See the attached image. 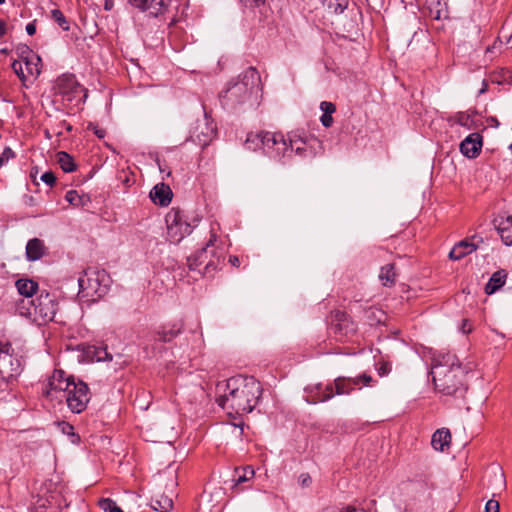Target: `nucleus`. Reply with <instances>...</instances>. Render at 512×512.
I'll use <instances>...</instances> for the list:
<instances>
[{
    "mask_svg": "<svg viewBox=\"0 0 512 512\" xmlns=\"http://www.w3.org/2000/svg\"><path fill=\"white\" fill-rule=\"evenodd\" d=\"M222 386L225 387L224 394L216 402L229 415L242 416L252 412L263 392L261 383L253 376L231 377L224 385L218 384L217 388Z\"/></svg>",
    "mask_w": 512,
    "mask_h": 512,
    "instance_id": "nucleus-1",
    "label": "nucleus"
},
{
    "mask_svg": "<svg viewBox=\"0 0 512 512\" xmlns=\"http://www.w3.org/2000/svg\"><path fill=\"white\" fill-rule=\"evenodd\" d=\"M260 75L254 67L247 68L235 81H230L219 94L220 102L225 109L235 110L248 102L258 92Z\"/></svg>",
    "mask_w": 512,
    "mask_h": 512,
    "instance_id": "nucleus-2",
    "label": "nucleus"
},
{
    "mask_svg": "<svg viewBox=\"0 0 512 512\" xmlns=\"http://www.w3.org/2000/svg\"><path fill=\"white\" fill-rule=\"evenodd\" d=\"M432 381L435 388L442 394L463 398L467 391L464 381L465 373L460 364L452 362L447 364H435L431 370Z\"/></svg>",
    "mask_w": 512,
    "mask_h": 512,
    "instance_id": "nucleus-3",
    "label": "nucleus"
},
{
    "mask_svg": "<svg viewBox=\"0 0 512 512\" xmlns=\"http://www.w3.org/2000/svg\"><path fill=\"white\" fill-rule=\"evenodd\" d=\"M77 281L79 286L77 297L86 303H93L104 297L111 284L109 274L97 267L85 269Z\"/></svg>",
    "mask_w": 512,
    "mask_h": 512,
    "instance_id": "nucleus-4",
    "label": "nucleus"
},
{
    "mask_svg": "<svg viewBox=\"0 0 512 512\" xmlns=\"http://www.w3.org/2000/svg\"><path fill=\"white\" fill-rule=\"evenodd\" d=\"M88 385L73 375L66 377V405L73 413H81L89 402Z\"/></svg>",
    "mask_w": 512,
    "mask_h": 512,
    "instance_id": "nucleus-5",
    "label": "nucleus"
},
{
    "mask_svg": "<svg viewBox=\"0 0 512 512\" xmlns=\"http://www.w3.org/2000/svg\"><path fill=\"white\" fill-rule=\"evenodd\" d=\"M268 137L266 139V148H264V153L268 157L282 161V159L292 156L294 145L298 142L296 134H289L288 140L280 133L270 132Z\"/></svg>",
    "mask_w": 512,
    "mask_h": 512,
    "instance_id": "nucleus-6",
    "label": "nucleus"
},
{
    "mask_svg": "<svg viewBox=\"0 0 512 512\" xmlns=\"http://www.w3.org/2000/svg\"><path fill=\"white\" fill-rule=\"evenodd\" d=\"M21 371V362L14 354L11 344L0 340V381L8 382L20 375Z\"/></svg>",
    "mask_w": 512,
    "mask_h": 512,
    "instance_id": "nucleus-7",
    "label": "nucleus"
},
{
    "mask_svg": "<svg viewBox=\"0 0 512 512\" xmlns=\"http://www.w3.org/2000/svg\"><path fill=\"white\" fill-rule=\"evenodd\" d=\"M167 225V238L171 243H179L186 235L192 231V226L184 217V213L179 208H172L165 217Z\"/></svg>",
    "mask_w": 512,
    "mask_h": 512,
    "instance_id": "nucleus-8",
    "label": "nucleus"
},
{
    "mask_svg": "<svg viewBox=\"0 0 512 512\" xmlns=\"http://www.w3.org/2000/svg\"><path fill=\"white\" fill-rule=\"evenodd\" d=\"M57 304L55 299L49 293L40 294L35 301V305L31 306V311H24L27 318L33 321H53L56 315Z\"/></svg>",
    "mask_w": 512,
    "mask_h": 512,
    "instance_id": "nucleus-9",
    "label": "nucleus"
},
{
    "mask_svg": "<svg viewBox=\"0 0 512 512\" xmlns=\"http://www.w3.org/2000/svg\"><path fill=\"white\" fill-rule=\"evenodd\" d=\"M330 332L338 339L347 337L356 331V325L346 312L340 310L331 311L328 317Z\"/></svg>",
    "mask_w": 512,
    "mask_h": 512,
    "instance_id": "nucleus-10",
    "label": "nucleus"
},
{
    "mask_svg": "<svg viewBox=\"0 0 512 512\" xmlns=\"http://www.w3.org/2000/svg\"><path fill=\"white\" fill-rule=\"evenodd\" d=\"M64 379V371L61 369H55L52 377L48 380L46 388L43 390L46 401L56 411H62V402L64 399V389L61 387V383Z\"/></svg>",
    "mask_w": 512,
    "mask_h": 512,
    "instance_id": "nucleus-11",
    "label": "nucleus"
},
{
    "mask_svg": "<svg viewBox=\"0 0 512 512\" xmlns=\"http://www.w3.org/2000/svg\"><path fill=\"white\" fill-rule=\"evenodd\" d=\"M215 135L216 127L205 113L204 117L201 120H197L191 128L189 139L204 148L213 140Z\"/></svg>",
    "mask_w": 512,
    "mask_h": 512,
    "instance_id": "nucleus-12",
    "label": "nucleus"
},
{
    "mask_svg": "<svg viewBox=\"0 0 512 512\" xmlns=\"http://www.w3.org/2000/svg\"><path fill=\"white\" fill-rule=\"evenodd\" d=\"M435 485L432 481V476L429 473L422 472L420 474H416L412 479L408 482V490L411 493L421 495V496H431V491L434 489Z\"/></svg>",
    "mask_w": 512,
    "mask_h": 512,
    "instance_id": "nucleus-13",
    "label": "nucleus"
},
{
    "mask_svg": "<svg viewBox=\"0 0 512 512\" xmlns=\"http://www.w3.org/2000/svg\"><path fill=\"white\" fill-rule=\"evenodd\" d=\"M128 3L152 16L162 14L171 4L172 0H127Z\"/></svg>",
    "mask_w": 512,
    "mask_h": 512,
    "instance_id": "nucleus-14",
    "label": "nucleus"
},
{
    "mask_svg": "<svg viewBox=\"0 0 512 512\" xmlns=\"http://www.w3.org/2000/svg\"><path fill=\"white\" fill-rule=\"evenodd\" d=\"M66 101L75 102V106H79L87 97L86 89L80 85L74 75L66 74Z\"/></svg>",
    "mask_w": 512,
    "mask_h": 512,
    "instance_id": "nucleus-15",
    "label": "nucleus"
},
{
    "mask_svg": "<svg viewBox=\"0 0 512 512\" xmlns=\"http://www.w3.org/2000/svg\"><path fill=\"white\" fill-rule=\"evenodd\" d=\"M482 243L483 239L480 236L473 235L456 243L447 256H468L475 252Z\"/></svg>",
    "mask_w": 512,
    "mask_h": 512,
    "instance_id": "nucleus-16",
    "label": "nucleus"
},
{
    "mask_svg": "<svg viewBox=\"0 0 512 512\" xmlns=\"http://www.w3.org/2000/svg\"><path fill=\"white\" fill-rule=\"evenodd\" d=\"M482 136L479 133H471L460 143L461 153L468 158H476L481 152Z\"/></svg>",
    "mask_w": 512,
    "mask_h": 512,
    "instance_id": "nucleus-17",
    "label": "nucleus"
},
{
    "mask_svg": "<svg viewBox=\"0 0 512 512\" xmlns=\"http://www.w3.org/2000/svg\"><path fill=\"white\" fill-rule=\"evenodd\" d=\"M494 226L503 243L507 246L512 245V216L507 215L495 218Z\"/></svg>",
    "mask_w": 512,
    "mask_h": 512,
    "instance_id": "nucleus-18",
    "label": "nucleus"
},
{
    "mask_svg": "<svg viewBox=\"0 0 512 512\" xmlns=\"http://www.w3.org/2000/svg\"><path fill=\"white\" fill-rule=\"evenodd\" d=\"M149 195L155 204L163 207L168 206L173 197L171 188L165 183L156 184Z\"/></svg>",
    "mask_w": 512,
    "mask_h": 512,
    "instance_id": "nucleus-19",
    "label": "nucleus"
},
{
    "mask_svg": "<svg viewBox=\"0 0 512 512\" xmlns=\"http://www.w3.org/2000/svg\"><path fill=\"white\" fill-rule=\"evenodd\" d=\"M66 358L74 363H88L87 344H72L66 342Z\"/></svg>",
    "mask_w": 512,
    "mask_h": 512,
    "instance_id": "nucleus-20",
    "label": "nucleus"
},
{
    "mask_svg": "<svg viewBox=\"0 0 512 512\" xmlns=\"http://www.w3.org/2000/svg\"><path fill=\"white\" fill-rule=\"evenodd\" d=\"M24 64L25 67H23V63L21 61L15 60L11 65L13 71L21 81L24 82L29 76L38 75L40 73L37 64L32 63V61L27 57L24 58Z\"/></svg>",
    "mask_w": 512,
    "mask_h": 512,
    "instance_id": "nucleus-21",
    "label": "nucleus"
},
{
    "mask_svg": "<svg viewBox=\"0 0 512 512\" xmlns=\"http://www.w3.org/2000/svg\"><path fill=\"white\" fill-rule=\"evenodd\" d=\"M183 328L184 323L182 320L169 324L168 326H164L161 330L157 331V340L164 343L170 342L182 332Z\"/></svg>",
    "mask_w": 512,
    "mask_h": 512,
    "instance_id": "nucleus-22",
    "label": "nucleus"
},
{
    "mask_svg": "<svg viewBox=\"0 0 512 512\" xmlns=\"http://www.w3.org/2000/svg\"><path fill=\"white\" fill-rule=\"evenodd\" d=\"M270 132L268 131H259V132H251L247 135L245 145L247 149L256 151L258 149L266 148V139L269 138Z\"/></svg>",
    "mask_w": 512,
    "mask_h": 512,
    "instance_id": "nucleus-23",
    "label": "nucleus"
},
{
    "mask_svg": "<svg viewBox=\"0 0 512 512\" xmlns=\"http://www.w3.org/2000/svg\"><path fill=\"white\" fill-rule=\"evenodd\" d=\"M506 278L507 273L504 269L494 272L484 287L485 294L492 295L497 292L505 284Z\"/></svg>",
    "mask_w": 512,
    "mask_h": 512,
    "instance_id": "nucleus-24",
    "label": "nucleus"
},
{
    "mask_svg": "<svg viewBox=\"0 0 512 512\" xmlns=\"http://www.w3.org/2000/svg\"><path fill=\"white\" fill-rule=\"evenodd\" d=\"M451 442V433L447 428H441L434 432L431 438V445L437 451H444Z\"/></svg>",
    "mask_w": 512,
    "mask_h": 512,
    "instance_id": "nucleus-25",
    "label": "nucleus"
},
{
    "mask_svg": "<svg viewBox=\"0 0 512 512\" xmlns=\"http://www.w3.org/2000/svg\"><path fill=\"white\" fill-rule=\"evenodd\" d=\"M334 385L336 395L350 394L358 386V380L353 377L339 376L334 380Z\"/></svg>",
    "mask_w": 512,
    "mask_h": 512,
    "instance_id": "nucleus-26",
    "label": "nucleus"
},
{
    "mask_svg": "<svg viewBox=\"0 0 512 512\" xmlns=\"http://www.w3.org/2000/svg\"><path fill=\"white\" fill-rule=\"evenodd\" d=\"M87 353L89 362L111 361L112 354L107 351V346H94L87 344Z\"/></svg>",
    "mask_w": 512,
    "mask_h": 512,
    "instance_id": "nucleus-27",
    "label": "nucleus"
},
{
    "mask_svg": "<svg viewBox=\"0 0 512 512\" xmlns=\"http://www.w3.org/2000/svg\"><path fill=\"white\" fill-rule=\"evenodd\" d=\"M186 259V265L188 266L189 271H197L200 275H208L210 274L211 270H215V267H213L212 262H207L204 264L203 261H201V258H185Z\"/></svg>",
    "mask_w": 512,
    "mask_h": 512,
    "instance_id": "nucleus-28",
    "label": "nucleus"
},
{
    "mask_svg": "<svg viewBox=\"0 0 512 512\" xmlns=\"http://www.w3.org/2000/svg\"><path fill=\"white\" fill-rule=\"evenodd\" d=\"M15 285L19 294L24 297H32L38 289L37 282L30 279H19L16 281Z\"/></svg>",
    "mask_w": 512,
    "mask_h": 512,
    "instance_id": "nucleus-29",
    "label": "nucleus"
},
{
    "mask_svg": "<svg viewBox=\"0 0 512 512\" xmlns=\"http://www.w3.org/2000/svg\"><path fill=\"white\" fill-rule=\"evenodd\" d=\"M296 139L298 142H301L303 145H307L308 147V157H315L318 153V149H321L322 144L321 142L312 136H300L296 134Z\"/></svg>",
    "mask_w": 512,
    "mask_h": 512,
    "instance_id": "nucleus-30",
    "label": "nucleus"
},
{
    "mask_svg": "<svg viewBox=\"0 0 512 512\" xmlns=\"http://www.w3.org/2000/svg\"><path fill=\"white\" fill-rule=\"evenodd\" d=\"M66 202L74 207H86L91 203L88 195H79L75 190L66 192Z\"/></svg>",
    "mask_w": 512,
    "mask_h": 512,
    "instance_id": "nucleus-31",
    "label": "nucleus"
},
{
    "mask_svg": "<svg viewBox=\"0 0 512 512\" xmlns=\"http://www.w3.org/2000/svg\"><path fill=\"white\" fill-rule=\"evenodd\" d=\"M379 279L384 286H393L396 282V272L394 264H388L381 268Z\"/></svg>",
    "mask_w": 512,
    "mask_h": 512,
    "instance_id": "nucleus-32",
    "label": "nucleus"
},
{
    "mask_svg": "<svg viewBox=\"0 0 512 512\" xmlns=\"http://www.w3.org/2000/svg\"><path fill=\"white\" fill-rule=\"evenodd\" d=\"M173 507V501L170 497L160 495L159 498L151 499V508L157 512H169Z\"/></svg>",
    "mask_w": 512,
    "mask_h": 512,
    "instance_id": "nucleus-33",
    "label": "nucleus"
},
{
    "mask_svg": "<svg viewBox=\"0 0 512 512\" xmlns=\"http://www.w3.org/2000/svg\"><path fill=\"white\" fill-rule=\"evenodd\" d=\"M46 248L42 240L33 238L26 245V256H43Z\"/></svg>",
    "mask_w": 512,
    "mask_h": 512,
    "instance_id": "nucleus-34",
    "label": "nucleus"
},
{
    "mask_svg": "<svg viewBox=\"0 0 512 512\" xmlns=\"http://www.w3.org/2000/svg\"><path fill=\"white\" fill-rule=\"evenodd\" d=\"M323 4L334 14L342 13L348 6V0H323Z\"/></svg>",
    "mask_w": 512,
    "mask_h": 512,
    "instance_id": "nucleus-35",
    "label": "nucleus"
},
{
    "mask_svg": "<svg viewBox=\"0 0 512 512\" xmlns=\"http://www.w3.org/2000/svg\"><path fill=\"white\" fill-rule=\"evenodd\" d=\"M66 427L69 429V431H66V436H67L68 441L72 445L78 446L81 451H84L85 450V445L81 443L80 436L78 434L74 433L73 426L69 425L68 423H66Z\"/></svg>",
    "mask_w": 512,
    "mask_h": 512,
    "instance_id": "nucleus-36",
    "label": "nucleus"
},
{
    "mask_svg": "<svg viewBox=\"0 0 512 512\" xmlns=\"http://www.w3.org/2000/svg\"><path fill=\"white\" fill-rule=\"evenodd\" d=\"M99 506L104 512H123L122 509L117 506L115 501L105 498L99 501Z\"/></svg>",
    "mask_w": 512,
    "mask_h": 512,
    "instance_id": "nucleus-37",
    "label": "nucleus"
},
{
    "mask_svg": "<svg viewBox=\"0 0 512 512\" xmlns=\"http://www.w3.org/2000/svg\"><path fill=\"white\" fill-rule=\"evenodd\" d=\"M36 299H33L32 297H24L17 305V311L20 315L25 316L26 314L24 311H31L30 309L32 305H35Z\"/></svg>",
    "mask_w": 512,
    "mask_h": 512,
    "instance_id": "nucleus-38",
    "label": "nucleus"
},
{
    "mask_svg": "<svg viewBox=\"0 0 512 512\" xmlns=\"http://www.w3.org/2000/svg\"><path fill=\"white\" fill-rule=\"evenodd\" d=\"M254 474L255 472L250 466L242 468V474H239L237 479H235V484L238 485L240 483L248 481L254 476Z\"/></svg>",
    "mask_w": 512,
    "mask_h": 512,
    "instance_id": "nucleus-39",
    "label": "nucleus"
},
{
    "mask_svg": "<svg viewBox=\"0 0 512 512\" xmlns=\"http://www.w3.org/2000/svg\"><path fill=\"white\" fill-rule=\"evenodd\" d=\"M336 395L335 385L328 384L324 387L322 395L319 397V402H326Z\"/></svg>",
    "mask_w": 512,
    "mask_h": 512,
    "instance_id": "nucleus-40",
    "label": "nucleus"
},
{
    "mask_svg": "<svg viewBox=\"0 0 512 512\" xmlns=\"http://www.w3.org/2000/svg\"><path fill=\"white\" fill-rule=\"evenodd\" d=\"M15 156V152L10 147H6L0 155V168L3 167L10 159L15 158Z\"/></svg>",
    "mask_w": 512,
    "mask_h": 512,
    "instance_id": "nucleus-41",
    "label": "nucleus"
},
{
    "mask_svg": "<svg viewBox=\"0 0 512 512\" xmlns=\"http://www.w3.org/2000/svg\"><path fill=\"white\" fill-rule=\"evenodd\" d=\"M298 483L302 488H307L312 483V478L309 473H301L298 477Z\"/></svg>",
    "mask_w": 512,
    "mask_h": 512,
    "instance_id": "nucleus-42",
    "label": "nucleus"
},
{
    "mask_svg": "<svg viewBox=\"0 0 512 512\" xmlns=\"http://www.w3.org/2000/svg\"><path fill=\"white\" fill-rule=\"evenodd\" d=\"M41 180L45 184H47L49 186H52L55 183V181H56V176H55V174L52 171H47V172L42 174Z\"/></svg>",
    "mask_w": 512,
    "mask_h": 512,
    "instance_id": "nucleus-43",
    "label": "nucleus"
},
{
    "mask_svg": "<svg viewBox=\"0 0 512 512\" xmlns=\"http://www.w3.org/2000/svg\"><path fill=\"white\" fill-rule=\"evenodd\" d=\"M320 108L323 114H333L336 110V106L332 102L323 101L320 104Z\"/></svg>",
    "mask_w": 512,
    "mask_h": 512,
    "instance_id": "nucleus-44",
    "label": "nucleus"
},
{
    "mask_svg": "<svg viewBox=\"0 0 512 512\" xmlns=\"http://www.w3.org/2000/svg\"><path fill=\"white\" fill-rule=\"evenodd\" d=\"M293 151L299 156L308 157V147L301 142H297V144L294 145Z\"/></svg>",
    "mask_w": 512,
    "mask_h": 512,
    "instance_id": "nucleus-45",
    "label": "nucleus"
},
{
    "mask_svg": "<svg viewBox=\"0 0 512 512\" xmlns=\"http://www.w3.org/2000/svg\"><path fill=\"white\" fill-rule=\"evenodd\" d=\"M484 512H499V502L494 499L488 500Z\"/></svg>",
    "mask_w": 512,
    "mask_h": 512,
    "instance_id": "nucleus-46",
    "label": "nucleus"
},
{
    "mask_svg": "<svg viewBox=\"0 0 512 512\" xmlns=\"http://www.w3.org/2000/svg\"><path fill=\"white\" fill-rule=\"evenodd\" d=\"M77 169V165L74 162L73 157L66 153V173L74 172Z\"/></svg>",
    "mask_w": 512,
    "mask_h": 512,
    "instance_id": "nucleus-47",
    "label": "nucleus"
},
{
    "mask_svg": "<svg viewBox=\"0 0 512 512\" xmlns=\"http://www.w3.org/2000/svg\"><path fill=\"white\" fill-rule=\"evenodd\" d=\"M88 129L92 130L94 134L100 139L104 138L106 135V131L104 129L98 128V126L93 123H89Z\"/></svg>",
    "mask_w": 512,
    "mask_h": 512,
    "instance_id": "nucleus-48",
    "label": "nucleus"
},
{
    "mask_svg": "<svg viewBox=\"0 0 512 512\" xmlns=\"http://www.w3.org/2000/svg\"><path fill=\"white\" fill-rule=\"evenodd\" d=\"M320 121L324 127H326V128L331 127V125L333 123L332 114H322Z\"/></svg>",
    "mask_w": 512,
    "mask_h": 512,
    "instance_id": "nucleus-49",
    "label": "nucleus"
},
{
    "mask_svg": "<svg viewBox=\"0 0 512 512\" xmlns=\"http://www.w3.org/2000/svg\"><path fill=\"white\" fill-rule=\"evenodd\" d=\"M51 15L60 25H62L64 22V16L60 9H53L51 11Z\"/></svg>",
    "mask_w": 512,
    "mask_h": 512,
    "instance_id": "nucleus-50",
    "label": "nucleus"
},
{
    "mask_svg": "<svg viewBox=\"0 0 512 512\" xmlns=\"http://www.w3.org/2000/svg\"><path fill=\"white\" fill-rule=\"evenodd\" d=\"M353 379L358 380V385L360 383H363L364 385H369L370 382L372 381V377L366 373H363L362 375L357 376V377H353Z\"/></svg>",
    "mask_w": 512,
    "mask_h": 512,
    "instance_id": "nucleus-51",
    "label": "nucleus"
},
{
    "mask_svg": "<svg viewBox=\"0 0 512 512\" xmlns=\"http://www.w3.org/2000/svg\"><path fill=\"white\" fill-rule=\"evenodd\" d=\"M470 116L466 113H460L457 117V122L462 126H468Z\"/></svg>",
    "mask_w": 512,
    "mask_h": 512,
    "instance_id": "nucleus-52",
    "label": "nucleus"
},
{
    "mask_svg": "<svg viewBox=\"0 0 512 512\" xmlns=\"http://www.w3.org/2000/svg\"><path fill=\"white\" fill-rule=\"evenodd\" d=\"M390 372V367L387 363H382L378 368V373L380 376H385Z\"/></svg>",
    "mask_w": 512,
    "mask_h": 512,
    "instance_id": "nucleus-53",
    "label": "nucleus"
},
{
    "mask_svg": "<svg viewBox=\"0 0 512 512\" xmlns=\"http://www.w3.org/2000/svg\"><path fill=\"white\" fill-rule=\"evenodd\" d=\"M323 389H324V386H323L321 383H319V384H317V385L315 386V390H316V392H315V398H316V399L313 401V403H317V402H319V397L322 395V393H323Z\"/></svg>",
    "mask_w": 512,
    "mask_h": 512,
    "instance_id": "nucleus-54",
    "label": "nucleus"
},
{
    "mask_svg": "<svg viewBox=\"0 0 512 512\" xmlns=\"http://www.w3.org/2000/svg\"><path fill=\"white\" fill-rule=\"evenodd\" d=\"M26 32L28 33V35H34L35 32H36V26L35 24L32 22V23H28L26 25Z\"/></svg>",
    "mask_w": 512,
    "mask_h": 512,
    "instance_id": "nucleus-55",
    "label": "nucleus"
},
{
    "mask_svg": "<svg viewBox=\"0 0 512 512\" xmlns=\"http://www.w3.org/2000/svg\"><path fill=\"white\" fill-rule=\"evenodd\" d=\"M58 163L60 165V168L64 170V151H59L57 153Z\"/></svg>",
    "mask_w": 512,
    "mask_h": 512,
    "instance_id": "nucleus-56",
    "label": "nucleus"
},
{
    "mask_svg": "<svg viewBox=\"0 0 512 512\" xmlns=\"http://www.w3.org/2000/svg\"><path fill=\"white\" fill-rule=\"evenodd\" d=\"M344 512H368V511H366L365 509H359V508H356L353 506H347L344 509Z\"/></svg>",
    "mask_w": 512,
    "mask_h": 512,
    "instance_id": "nucleus-57",
    "label": "nucleus"
},
{
    "mask_svg": "<svg viewBox=\"0 0 512 512\" xmlns=\"http://www.w3.org/2000/svg\"><path fill=\"white\" fill-rule=\"evenodd\" d=\"M18 51H20V55H21V57H22L23 59L25 58V57H24V54H25V53H31V51H30L29 47H28V46H26V45H24V46H22V47H19V48H18Z\"/></svg>",
    "mask_w": 512,
    "mask_h": 512,
    "instance_id": "nucleus-58",
    "label": "nucleus"
},
{
    "mask_svg": "<svg viewBox=\"0 0 512 512\" xmlns=\"http://www.w3.org/2000/svg\"><path fill=\"white\" fill-rule=\"evenodd\" d=\"M78 509L80 512H87V504L84 502V500H79V506Z\"/></svg>",
    "mask_w": 512,
    "mask_h": 512,
    "instance_id": "nucleus-59",
    "label": "nucleus"
},
{
    "mask_svg": "<svg viewBox=\"0 0 512 512\" xmlns=\"http://www.w3.org/2000/svg\"><path fill=\"white\" fill-rule=\"evenodd\" d=\"M487 121L490 124V126H493V127H498L500 125L499 121L495 117H490V118H488Z\"/></svg>",
    "mask_w": 512,
    "mask_h": 512,
    "instance_id": "nucleus-60",
    "label": "nucleus"
},
{
    "mask_svg": "<svg viewBox=\"0 0 512 512\" xmlns=\"http://www.w3.org/2000/svg\"><path fill=\"white\" fill-rule=\"evenodd\" d=\"M113 5H114L113 0H105L104 9L106 11H110L113 8Z\"/></svg>",
    "mask_w": 512,
    "mask_h": 512,
    "instance_id": "nucleus-61",
    "label": "nucleus"
},
{
    "mask_svg": "<svg viewBox=\"0 0 512 512\" xmlns=\"http://www.w3.org/2000/svg\"><path fill=\"white\" fill-rule=\"evenodd\" d=\"M6 33V25L5 22L0 20V38H2Z\"/></svg>",
    "mask_w": 512,
    "mask_h": 512,
    "instance_id": "nucleus-62",
    "label": "nucleus"
},
{
    "mask_svg": "<svg viewBox=\"0 0 512 512\" xmlns=\"http://www.w3.org/2000/svg\"><path fill=\"white\" fill-rule=\"evenodd\" d=\"M462 331H463V333H469L471 331V327H470V325L468 326L467 320L463 321Z\"/></svg>",
    "mask_w": 512,
    "mask_h": 512,
    "instance_id": "nucleus-63",
    "label": "nucleus"
},
{
    "mask_svg": "<svg viewBox=\"0 0 512 512\" xmlns=\"http://www.w3.org/2000/svg\"><path fill=\"white\" fill-rule=\"evenodd\" d=\"M232 266L238 267L240 265V258H229Z\"/></svg>",
    "mask_w": 512,
    "mask_h": 512,
    "instance_id": "nucleus-64",
    "label": "nucleus"
}]
</instances>
